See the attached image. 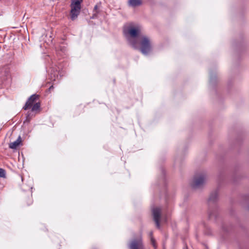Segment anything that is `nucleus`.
<instances>
[{
    "instance_id": "nucleus-10",
    "label": "nucleus",
    "mask_w": 249,
    "mask_h": 249,
    "mask_svg": "<svg viewBox=\"0 0 249 249\" xmlns=\"http://www.w3.org/2000/svg\"><path fill=\"white\" fill-rule=\"evenodd\" d=\"M128 5L130 6L135 7L140 6L142 4V0H128Z\"/></svg>"
},
{
    "instance_id": "nucleus-4",
    "label": "nucleus",
    "mask_w": 249,
    "mask_h": 249,
    "mask_svg": "<svg viewBox=\"0 0 249 249\" xmlns=\"http://www.w3.org/2000/svg\"><path fill=\"white\" fill-rule=\"evenodd\" d=\"M129 249H143L142 236L140 235L131 239L129 245Z\"/></svg>"
},
{
    "instance_id": "nucleus-7",
    "label": "nucleus",
    "mask_w": 249,
    "mask_h": 249,
    "mask_svg": "<svg viewBox=\"0 0 249 249\" xmlns=\"http://www.w3.org/2000/svg\"><path fill=\"white\" fill-rule=\"evenodd\" d=\"M38 96L36 94H33L31 95L28 100L26 102V104L23 107V108L25 110H27V109L30 108L32 105H33L35 103L36 100L37 99Z\"/></svg>"
},
{
    "instance_id": "nucleus-14",
    "label": "nucleus",
    "mask_w": 249,
    "mask_h": 249,
    "mask_svg": "<svg viewBox=\"0 0 249 249\" xmlns=\"http://www.w3.org/2000/svg\"><path fill=\"white\" fill-rule=\"evenodd\" d=\"M151 240L153 246L155 248V241L152 237L151 238Z\"/></svg>"
},
{
    "instance_id": "nucleus-6",
    "label": "nucleus",
    "mask_w": 249,
    "mask_h": 249,
    "mask_svg": "<svg viewBox=\"0 0 249 249\" xmlns=\"http://www.w3.org/2000/svg\"><path fill=\"white\" fill-rule=\"evenodd\" d=\"M160 212L161 210L159 208L156 207L152 209L154 220L158 228H160Z\"/></svg>"
},
{
    "instance_id": "nucleus-19",
    "label": "nucleus",
    "mask_w": 249,
    "mask_h": 249,
    "mask_svg": "<svg viewBox=\"0 0 249 249\" xmlns=\"http://www.w3.org/2000/svg\"><path fill=\"white\" fill-rule=\"evenodd\" d=\"M78 1H80V4L81 3V2H82L83 0H78Z\"/></svg>"
},
{
    "instance_id": "nucleus-3",
    "label": "nucleus",
    "mask_w": 249,
    "mask_h": 249,
    "mask_svg": "<svg viewBox=\"0 0 249 249\" xmlns=\"http://www.w3.org/2000/svg\"><path fill=\"white\" fill-rule=\"evenodd\" d=\"M71 20H74L77 18L81 10L80 1L71 0Z\"/></svg>"
},
{
    "instance_id": "nucleus-5",
    "label": "nucleus",
    "mask_w": 249,
    "mask_h": 249,
    "mask_svg": "<svg viewBox=\"0 0 249 249\" xmlns=\"http://www.w3.org/2000/svg\"><path fill=\"white\" fill-rule=\"evenodd\" d=\"M206 177L204 174H200L196 176L192 184V186L194 188H197L200 187L205 182Z\"/></svg>"
},
{
    "instance_id": "nucleus-2",
    "label": "nucleus",
    "mask_w": 249,
    "mask_h": 249,
    "mask_svg": "<svg viewBox=\"0 0 249 249\" xmlns=\"http://www.w3.org/2000/svg\"><path fill=\"white\" fill-rule=\"evenodd\" d=\"M140 50L144 55H147L152 50V44L150 38L145 36L140 38Z\"/></svg>"
},
{
    "instance_id": "nucleus-9",
    "label": "nucleus",
    "mask_w": 249,
    "mask_h": 249,
    "mask_svg": "<svg viewBox=\"0 0 249 249\" xmlns=\"http://www.w3.org/2000/svg\"><path fill=\"white\" fill-rule=\"evenodd\" d=\"M21 143V139L20 136L17 139V140L9 144V148L13 149H16Z\"/></svg>"
},
{
    "instance_id": "nucleus-15",
    "label": "nucleus",
    "mask_w": 249,
    "mask_h": 249,
    "mask_svg": "<svg viewBox=\"0 0 249 249\" xmlns=\"http://www.w3.org/2000/svg\"><path fill=\"white\" fill-rule=\"evenodd\" d=\"M99 8V6L97 4H96V5H95L94 7V11H97V9H98Z\"/></svg>"
},
{
    "instance_id": "nucleus-18",
    "label": "nucleus",
    "mask_w": 249,
    "mask_h": 249,
    "mask_svg": "<svg viewBox=\"0 0 249 249\" xmlns=\"http://www.w3.org/2000/svg\"><path fill=\"white\" fill-rule=\"evenodd\" d=\"M150 235L151 236L152 235V232H150Z\"/></svg>"
},
{
    "instance_id": "nucleus-16",
    "label": "nucleus",
    "mask_w": 249,
    "mask_h": 249,
    "mask_svg": "<svg viewBox=\"0 0 249 249\" xmlns=\"http://www.w3.org/2000/svg\"><path fill=\"white\" fill-rule=\"evenodd\" d=\"M30 118L29 117V115H28L27 117H26V121H27V122H29L30 121Z\"/></svg>"
},
{
    "instance_id": "nucleus-8",
    "label": "nucleus",
    "mask_w": 249,
    "mask_h": 249,
    "mask_svg": "<svg viewBox=\"0 0 249 249\" xmlns=\"http://www.w3.org/2000/svg\"><path fill=\"white\" fill-rule=\"evenodd\" d=\"M50 76L52 81H55L59 79V72L55 68H51L50 71Z\"/></svg>"
},
{
    "instance_id": "nucleus-13",
    "label": "nucleus",
    "mask_w": 249,
    "mask_h": 249,
    "mask_svg": "<svg viewBox=\"0 0 249 249\" xmlns=\"http://www.w3.org/2000/svg\"><path fill=\"white\" fill-rule=\"evenodd\" d=\"M5 171L4 169L0 168V177L5 178Z\"/></svg>"
},
{
    "instance_id": "nucleus-12",
    "label": "nucleus",
    "mask_w": 249,
    "mask_h": 249,
    "mask_svg": "<svg viewBox=\"0 0 249 249\" xmlns=\"http://www.w3.org/2000/svg\"><path fill=\"white\" fill-rule=\"evenodd\" d=\"M218 194L216 192H215L213 193H212L210 197H209V201H214L217 198Z\"/></svg>"
},
{
    "instance_id": "nucleus-17",
    "label": "nucleus",
    "mask_w": 249,
    "mask_h": 249,
    "mask_svg": "<svg viewBox=\"0 0 249 249\" xmlns=\"http://www.w3.org/2000/svg\"><path fill=\"white\" fill-rule=\"evenodd\" d=\"M53 86H51V87H50L49 89H50V90H51V89H53Z\"/></svg>"
},
{
    "instance_id": "nucleus-1",
    "label": "nucleus",
    "mask_w": 249,
    "mask_h": 249,
    "mask_svg": "<svg viewBox=\"0 0 249 249\" xmlns=\"http://www.w3.org/2000/svg\"><path fill=\"white\" fill-rule=\"evenodd\" d=\"M124 34L129 43L134 48L139 47L137 37L141 33V28L138 25L129 23L124 26Z\"/></svg>"
},
{
    "instance_id": "nucleus-11",
    "label": "nucleus",
    "mask_w": 249,
    "mask_h": 249,
    "mask_svg": "<svg viewBox=\"0 0 249 249\" xmlns=\"http://www.w3.org/2000/svg\"><path fill=\"white\" fill-rule=\"evenodd\" d=\"M40 107V104L39 102L36 103L33 105H32V111H36L39 110Z\"/></svg>"
}]
</instances>
